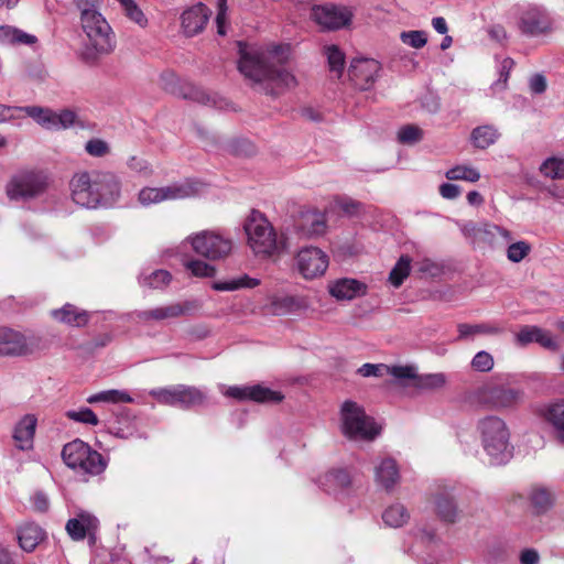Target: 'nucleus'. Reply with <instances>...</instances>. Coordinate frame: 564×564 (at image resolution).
<instances>
[{
  "label": "nucleus",
  "instance_id": "nucleus-1",
  "mask_svg": "<svg viewBox=\"0 0 564 564\" xmlns=\"http://www.w3.org/2000/svg\"><path fill=\"white\" fill-rule=\"evenodd\" d=\"M238 47L239 72L265 94L278 95L282 86V45L259 46L238 42Z\"/></svg>",
  "mask_w": 564,
  "mask_h": 564
},
{
  "label": "nucleus",
  "instance_id": "nucleus-2",
  "mask_svg": "<svg viewBox=\"0 0 564 564\" xmlns=\"http://www.w3.org/2000/svg\"><path fill=\"white\" fill-rule=\"evenodd\" d=\"M77 8L80 11L82 28L88 39L83 53L84 59L94 63L101 55L109 54L115 48L111 26L97 10L93 0H78Z\"/></svg>",
  "mask_w": 564,
  "mask_h": 564
},
{
  "label": "nucleus",
  "instance_id": "nucleus-3",
  "mask_svg": "<svg viewBox=\"0 0 564 564\" xmlns=\"http://www.w3.org/2000/svg\"><path fill=\"white\" fill-rule=\"evenodd\" d=\"M475 432L481 447L490 458V464L501 465L512 455L509 425L497 414H486L477 419Z\"/></svg>",
  "mask_w": 564,
  "mask_h": 564
},
{
  "label": "nucleus",
  "instance_id": "nucleus-4",
  "mask_svg": "<svg viewBox=\"0 0 564 564\" xmlns=\"http://www.w3.org/2000/svg\"><path fill=\"white\" fill-rule=\"evenodd\" d=\"M340 419L341 432L350 440L372 441L380 434L381 427L354 401L343 403Z\"/></svg>",
  "mask_w": 564,
  "mask_h": 564
},
{
  "label": "nucleus",
  "instance_id": "nucleus-5",
  "mask_svg": "<svg viewBox=\"0 0 564 564\" xmlns=\"http://www.w3.org/2000/svg\"><path fill=\"white\" fill-rule=\"evenodd\" d=\"M243 229L248 246L256 254L271 256L276 249V232L261 212L251 210L245 220Z\"/></svg>",
  "mask_w": 564,
  "mask_h": 564
},
{
  "label": "nucleus",
  "instance_id": "nucleus-6",
  "mask_svg": "<svg viewBox=\"0 0 564 564\" xmlns=\"http://www.w3.org/2000/svg\"><path fill=\"white\" fill-rule=\"evenodd\" d=\"M62 458L69 468L88 475H99L107 467L102 455L78 438L63 447Z\"/></svg>",
  "mask_w": 564,
  "mask_h": 564
},
{
  "label": "nucleus",
  "instance_id": "nucleus-7",
  "mask_svg": "<svg viewBox=\"0 0 564 564\" xmlns=\"http://www.w3.org/2000/svg\"><path fill=\"white\" fill-rule=\"evenodd\" d=\"M160 404L188 410L205 404L207 391L195 386L175 384L149 391Z\"/></svg>",
  "mask_w": 564,
  "mask_h": 564
},
{
  "label": "nucleus",
  "instance_id": "nucleus-8",
  "mask_svg": "<svg viewBox=\"0 0 564 564\" xmlns=\"http://www.w3.org/2000/svg\"><path fill=\"white\" fill-rule=\"evenodd\" d=\"M474 395L478 404L497 411L516 409L524 399L523 390L506 384H484Z\"/></svg>",
  "mask_w": 564,
  "mask_h": 564
},
{
  "label": "nucleus",
  "instance_id": "nucleus-9",
  "mask_svg": "<svg viewBox=\"0 0 564 564\" xmlns=\"http://www.w3.org/2000/svg\"><path fill=\"white\" fill-rule=\"evenodd\" d=\"M203 186L198 181L186 180L163 187H144L139 192L138 200L148 207L166 200L185 199L197 195Z\"/></svg>",
  "mask_w": 564,
  "mask_h": 564
},
{
  "label": "nucleus",
  "instance_id": "nucleus-10",
  "mask_svg": "<svg viewBox=\"0 0 564 564\" xmlns=\"http://www.w3.org/2000/svg\"><path fill=\"white\" fill-rule=\"evenodd\" d=\"M47 176L42 172L23 171L15 174L7 185L11 200H28L41 196L47 187Z\"/></svg>",
  "mask_w": 564,
  "mask_h": 564
},
{
  "label": "nucleus",
  "instance_id": "nucleus-11",
  "mask_svg": "<svg viewBox=\"0 0 564 564\" xmlns=\"http://www.w3.org/2000/svg\"><path fill=\"white\" fill-rule=\"evenodd\" d=\"M20 115L25 113L46 130H62L75 124L77 116L73 110L64 109L59 112L41 106H24L19 109Z\"/></svg>",
  "mask_w": 564,
  "mask_h": 564
},
{
  "label": "nucleus",
  "instance_id": "nucleus-12",
  "mask_svg": "<svg viewBox=\"0 0 564 564\" xmlns=\"http://www.w3.org/2000/svg\"><path fill=\"white\" fill-rule=\"evenodd\" d=\"M518 29L528 37L545 35L553 29V19L544 7L529 6L519 17Z\"/></svg>",
  "mask_w": 564,
  "mask_h": 564
},
{
  "label": "nucleus",
  "instance_id": "nucleus-13",
  "mask_svg": "<svg viewBox=\"0 0 564 564\" xmlns=\"http://www.w3.org/2000/svg\"><path fill=\"white\" fill-rule=\"evenodd\" d=\"M191 245L196 253L209 259L218 260L227 257L232 248L229 238L213 231H203L191 238Z\"/></svg>",
  "mask_w": 564,
  "mask_h": 564
},
{
  "label": "nucleus",
  "instance_id": "nucleus-14",
  "mask_svg": "<svg viewBox=\"0 0 564 564\" xmlns=\"http://www.w3.org/2000/svg\"><path fill=\"white\" fill-rule=\"evenodd\" d=\"M311 19L323 30H338L350 24L352 11L343 6L324 4L311 9Z\"/></svg>",
  "mask_w": 564,
  "mask_h": 564
},
{
  "label": "nucleus",
  "instance_id": "nucleus-15",
  "mask_svg": "<svg viewBox=\"0 0 564 564\" xmlns=\"http://www.w3.org/2000/svg\"><path fill=\"white\" fill-rule=\"evenodd\" d=\"M295 261L299 272L307 280L322 276L329 264L328 256L322 249L313 246L302 248L297 252Z\"/></svg>",
  "mask_w": 564,
  "mask_h": 564
},
{
  "label": "nucleus",
  "instance_id": "nucleus-16",
  "mask_svg": "<svg viewBox=\"0 0 564 564\" xmlns=\"http://www.w3.org/2000/svg\"><path fill=\"white\" fill-rule=\"evenodd\" d=\"M161 78L165 82L164 89L173 95L212 107L223 108L224 106V100L217 95H210L189 83L176 87L173 84L176 80V76L173 73L163 74Z\"/></svg>",
  "mask_w": 564,
  "mask_h": 564
},
{
  "label": "nucleus",
  "instance_id": "nucleus-17",
  "mask_svg": "<svg viewBox=\"0 0 564 564\" xmlns=\"http://www.w3.org/2000/svg\"><path fill=\"white\" fill-rule=\"evenodd\" d=\"M327 218L315 209L301 210L293 217V231L304 239H313L326 234Z\"/></svg>",
  "mask_w": 564,
  "mask_h": 564
},
{
  "label": "nucleus",
  "instance_id": "nucleus-18",
  "mask_svg": "<svg viewBox=\"0 0 564 564\" xmlns=\"http://www.w3.org/2000/svg\"><path fill=\"white\" fill-rule=\"evenodd\" d=\"M72 199L86 208H98L95 188V171L76 173L69 183Z\"/></svg>",
  "mask_w": 564,
  "mask_h": 564
},
{
  "label": "nucleus",
  "instance_id": "nucleus-19",
  "mask_svg": "<svg viewBox=\"0 0 564 564\" xmlns=\"http://www.w3.org/2000/svg\"><path fill=\"white\" fill-rule=\"evenodd\" d=\"M224 395L238 401H253L258 403L280 402L282 394L262 384L231 386L223 390Z\"/></svg>",
  "mask_w": 564,
  "mask_h": 564
},
{
  "label": "nucleus",
  "instance_id": "nucleus-20",
  "mask_svg": "<svg viewBox=\"0 0 564 564\" xmlns=\"http://www.w3.org/2000/svg\"><path fill=\"white\" fill-rule=\"evenodd\" d=\"M381 65L373 58H355L348 68V76L360 90L370 89L379 77Z\"/></svg>",
  "mask_w": 564,
  "mask_h": 564
},
{
  "label": "nucleus",
  "instance_id": "nucleus-21",
  "mask_svg": "<svg viewBox=\"0 0 564 564\" xmlns=\"http://www.w3.org/2000/svg\"><path fill=\"white\" fill-rule=\"evenodd\" d=\"M95 188L98 207H110L120 197V181L111 172L95 171Z\"/></svg>",
  "mask_w": 564,
  "mask_h": 564
},
{
  "label": "nucleus",
  "instance_id": "nucleus-22",
  "mask_svg": "<svg viewBox=\"0 0 564 564\" xmlns=\"http://www.w3.org/2000/svg\"><path fill=\"white\" fill-rule=\"evenodd\" d=\"M210 10L202 2L189 7L181 15V25L186 36L200 33L210 17Z\"/></svg>",
  "mask_w": 564,
  "mask_h": 564
},
{
  "label": "nucleus",
  "instance_id": "nucleus-23",
  "mask_svg": "<svg viewBox=\"0 0 564 564\" xmlns=\"http://www.w3.org/2000/svg\"><path fill=\"white\" fill-rule=\"evenodd\" d=\"M328 293L337 301H351L367 294L366 283L351 278H341L330 281L327 285Z\"/></svg>",
  "mask_w": 564,
  "mask_h": 564
},
{
  "label": "nucleus",
  "instance_id": "nucleus-24",
  "mask_svg": "<svg viewBox=\"0 0 564 564\" xmlns=\"http://www.w3.org/2000/svg\"><path fill=\"white\" fill-rule=\"evenodd\" d=\"M539 415L552 427L556 440L564 444V400L544 404Z\"/></svg>",
  "mask_w": 564,
  "mask_h": 564
},
{
  "label": "nucleus",
  "instance_id": "nucleus-25",
  "mask_svg": "<svg viewBox=\"0 0 564 564\" xmlns=\"http://www.w3.org/2000/svg\"><path fill=\"white\" fill-rule=\"evenodd\" d=\"M98 524L99 521L95 516L82 511L75 518L67 521L65 529L74 541H80L84 540L86 535H94L98 529Z\"/></svg>",
  "mask_w": 564,
  "mask_h": 564
},
{
  "label": "nucleus",
  "instance_id": "nucleus-26",
  "mask_svg": "<svg viewBox=\"0 0 564 564\" xmlns=\"http://www.w3.org/2000/svg\"><path fill=\"white\" fill-rule=\"evenodd\" d=\"M516 341L520 346H527L531 343H538L543 348L550 350H557L558 344L552 337L549 330L538 326H524L516 335Z\"/></svg>",
  "mask_w": 564,
  "mask_h": 564
},
{
  "label": "nucleus",
  "instance_id": "nucleus-27",
  "mask_svg": "<svg viewBox=\"0 0 564 564\" xmlns=\"http://www.w3.org/2000/svg\"><path fill=\"white\" fill-rule=\"evenodd\" d=\"M317 485L325 492L338 496L351 485V476L347 469H332L318 477Z\"/></svg>",
  "mask_w": 564,
  "mask_h": 564
},
{
  "label": "nucleus",
  "instance_id": "nucleus-28",
  "mask_svg": "<svg viewBox=\"0 0 564 564\" xmlns=\"http://www.w3.org/2000/svg\"><path fill=\"white\" fill-rule=\"evenodd\" d=\"M28 352L24 335L7 327H0V355L20 356Z\"/></svg>",
  "mask_w": 564,
  "mask_h": 564
},
{
  "label": "nucleus",
  "instance_id": "nucleus-29",
  "mask_svg": "<svg viewBox=\"0 0 564 564\" xmlns=\"http://www.w3.org/2000/svg\"><path fill=\"white\" fill-rule=\"evenodd\" d=\"M37 419L34 414H25L15 425L13 438L20 449L32 447Z\"/></svg>",
  "mask_w": 564,
  "mask_h": 564
},
{
  "label": "nucleus",
  "instance_id": "nucleus-30",
  "mask_svg": "<svg viewBox=\"0 0 564 564\" xmlns=\"http://www.w3.org/2000/svg\"><path fill=\"white\" fill-rule=\"evenodd\" d=\"M376 482L386 489L391 490L400 479L398 464L392 458H383L375 470Z\"/></svg>",
  "mask_w": 564,
  "mask_h": 564
},
{
  "label": "nucleus",
  "instance_id": "nucleus-31",
  "mask_svg": "<svg viewBox=\"0 0 564 564\" xmlns=\"http://www.w3.org/2000/svg\"><path fill=\"white\" fill-rule=\"evenodd\" d=\"M180 308H177L175 303H171L164 306H158L143 311H135L133 313V318L141 323L149 322H164L180 317L178 316Z\"/></svg>",
  "mask_w": 564,
  "mask_h": 564
},
{
  "label": "nucleus",
  "instance_id": "nucleus-32",
  "mask_svg": "<svg viewBox=\"0 0 564 564\" xmlns=\"http://www.w3.org/2000/svg\"><path fill=\"white\" fill-rule=\"evenodd\" d=\"M51 315L54 319L73 327L85 326L89 321L88 312L79 310L73 304L66 303L58 310H53Z\"/></svg>",
  "mask_w": 564,
  "mask_h": 564
},
{
  "label": "nucleus",
  "instance_id": "nucleus-33",
  "mask_svg": "<svg viewBox=\"0 0 564 564\" xmlns=\"http://www.w3.org/2000/svg\"><path fill=\"white\" fill-rule=\"evenodd\" d=\"M435 510L441 520L454 523L458 519V509L455 497L449 491L438 492L435 497Z\"/></svg>",
  "mask_w": 564,
  "mask_h": 564
},
{
  "label": "nucleus",
  "instance_id": "nucleus-34",
  "mask_svg": "<svg viewBox=\"0 0 564 564\" xmlns=\"http://www.w3.org/2000/svg\"><path fill=\"white\" fill-rule=\"evenodd\" d=\"M529 500L536 514L547 512L554 505V494L546 487L533 486L529 491Z\"/></svg>",
  "mask_w": 564,
  "mask_h": 564
},
{
  "label": "nucleus",
  "instance_id": "nucleus-35",
  "mask_svg": "<svg viewBox=\"0 0 564 564\" xmlns=\"http://www.w3.org/2000/svg\"><path fill=\"white\" fill-rule=\"evenodd\" d=\"M44 539V531L35 523H26L19 529L18 540L22 550L32 552Z\"/></svg>",
  "mask_w": 564,
  "mask_h": 564
},
{
  "label": "nucleus",
  "instance_id": "nucleus-36",
  "mask_svg": "<svg viewBox=\"0 0 564 564\" xmlns=\"http://www.w3.org/2000/svg\"><path fill=\"white\" fill-rule=\"evenodd\" d=\"M511 240L512 235L508 229L490 223L480 224L477 241L495 245L499 241L509 242Z\"/></svg>",
  "mask_w": 564,
  "mask_h": 564
},
{
  "label": "nucleus",
  "instance_id": "nucleus-37",
  "mask_svg": "<svg viewBox=\"0 0 564 564\" xmlns=\"http://www.w3.org/2000/svg\"><path fill=\"white\" fill-rule=\"evenodd\" d=\"M458 340L470 339L477 335H496L502 332V328L494 324H466L462 323L457 326Z\"/></svg>",
  "mask_w": 564,
  "mask_h": 564
},
{
  "label": "nucleus",
  "instance_id": "nucleus-38",
  "mask_svg": "<svg viewBox=\"0 0 564 564\" xmlns=\"http://www.w3.org/2000/svg\"><path fill=\"white\" fill-rule=\"evenodd\" d=\"M382 520L387 527L401 528L410 520V512L400 502L392 503L382 512Z\"/></svg>",
  "mask_w": 564,
  "mask_h": 564
},
{
  "label": "nucleus",
  "instance_id": "nucleus-39",
  "mask_svg": "<svg viewBox=\"0 0 564 564\" xmlns=\"http://www.w3.org/2000/svg\"><path fill=\"white\" fill-rule=\"evenodd\" d=\"M37 41L36 36L25 33L24 31L10 26H0V43L2 44H25L33 45Z\"/></svg>",
  "mask_w": 564,
  "mask_h": 564
},
{
  "label": "nucleus",
  "instance_id": "nucleus-40",
  "mask_svg": "<svg viewBox=\"0 0 564 564\" xmlns=\"http://www.w3.org/2000/svg\"><path fill=\"white\" fill-rule=\"evenodd\" d=\"M498 130L490 124L480 126L471 131L470 140L477 149H487L492 145L499 138Z\"/></svg>",
  "mask_w": 564,
  "mask_h": 564
},
{
  "label": "nucleus",
  "instance_id": "nucleus-41",
  "mask_svg": "<svg viewBox=\"0 0 564 564\" xmlns=\"http://www.w3.org/2000/svg\"><path fill=\"white\" fill-rule=\"evenodd\" d=\"M172 280V275L169 271L158 269L153 270L150 273L145 271L141 272L139 275V283L142 286H148L151 289H161L166 286Z\"/></svg>",
  "mask_w": 564,
  "mask_h": 564
},
{
  "label": "nucleus",
  "instance_id": "nucleus-42",
  "mask_svg": "<svg viewBox=\"0 0 564 564\" xmlns=\"http://www.w3.org/2000/svg\"><path fill=\"white\" fill-rule=\"evenodd\" d=\"M412 259L409 256H401L389 273L388 281L394 288H400L410 275Z\"/></svg>",
  "mask_w": 564,
  "mask_h": 564
},
{
  "label": "nucleus",
  "instance_id": "nucleus-43",
  "mask_svg": "<svg viewBox=\"0 0 564 564\" xmlns=\"http://www.w3.org/2000/svg\"><path fill=\"white\" fill-rule=\"evenodd\" d=\"M445 177L449 181H466L476 183L480 180V173L473 166L456 165L445 172Z\"/></svg>",
  "mask_w": 564,
  "mask_h": 564
},
{
  "label": "nucleus",
  "instance_id": "nucleus-44",
  "mask_svg": "<svg viewBox=\"0 0 564 564\" xmlns=\"http://www.w3.org/2000/svg\"><path fill=\"white\" fill-rule=\"evenodd\" d=\"M123 12V14L132 22L138 24L141 28H145L148 25V19L144 15L143 11L135 3L134 0H116Z\"/></svg>",
  "mask_w": 564,
  "mask_h": 564
},
{
  "label": "nucleus",
  "instance_id": "nucleus-45",
  "mask_svg": "<svg viewBox=\"0 0 564 564\" xmlns=\"http://www.w3.org/2000/svg\"><path fill=\"white\" fill-rule=\"evenodd\" d=\"M324 53L327 57L329 70L339 78L344 72L345 54L336 45L326 46Z\"/></svg>",
  "mask_w": 564,
  "mask_h": 564
},
{
  "label": "nucleus",
  "instance_id": "nucleus-46",
  "mask_svg": "<svg viewBox=\"0 0 564 564\" xmlns=\"http://www.w3.org/2000/svg\"><path fill=\"white\" fill-rule=\"evenodd\" d=\"M540 172L543 176L551 180L564 178V159L551 156L547 158L540 166Z\"/></svg>",
  "mask_w": 564,
  "mask_h": 564
},
{
  "label": "nucleus",
  "instance_id": "nucleus-47",
  "mask_svg": "<svg viewBox=\"0 0 564 564\" xmlns=\"http://www.w3.org/2000/svg\"><path fill=\"white\" fill-rule=\"evenodd\" d=\"M257 285H259V280L250 278L249 275L245 274L240 278L232 279L230 281L215 282L213 284V289L216 291H235L242 288L252 289Z\"/></svg>",
  "mask_w": 564,
  "mask_h": 564
},
{
  "label": "nucleus",
  "instance_id": "nucleus-48",
  "mask_svg": "<svg viewBox=\"0 0 564 564\" xmlns=\"http://www.w3.org/2000/svg\"><path fill=\"white\" fill-rule=\"evenodd\" d=\"M87 402L88 403H97V402H109V403L123 402V403H130V402H132V398L127 392H124V391L107 390V391H101V392H98V393H95V394L90 395L87 399Z\"/></svg>",
  "mask_w": 564,
  "mask_h": 564
},
{
  "label": "nucleus",
  "instance_id": "nucleus-49",
  "mask_svg": "<svg viewBox=\"0 0 564 564\" xmlns=\"http://www.w3.org/2000/svg\"><path fill=\"white\" fill-rule=\"evenodd\" d=\"M445 383V376L443 373H427L414 378L413 388L421 390H431L443 387Z\"/></svg>",
  "mask_w": 564,
  "mask_h": 564
},
{
  "label": "nucleus",
  "instance_id": "nucleus-50",
  "mask_svg": "<svg viewBox=\"0 0 564 564\" xmlns=\"http://www.w3.org/2000/svg\"><path fill=\"white\" fill-rule=\"evenodd\" d=\"M406 387H413L416 369L412 366H388V373Z\"/></svg>",
  "mask_w": 564,
  "mask_h": 564
},
{
  "label": "nucleus",
  "instance_id": "nucleus-51",
  "mask_svg": "<svg viewBox=\"0 0 564 564\" xmlns=\"http://www.w3.org/2000/svg\"><path fill=\"white\" fill-rule=\"evenodd\" d=\"M423 131L414 124H405L398 131V141L402 144H414L421 141Z\"/></svg>",
  "mask_w": 564,
  "mask_h": 564
},
{
  "label": "nucleus",
  "instance_id": "nucleus-52",
  "mask_svg": "<svg viewBox=\"0 0 564 564\" xmlns=\"http://www.w3.org/2000/svg\"><path fill=\"white\" fill-rule=\"evenodd\" d=\"M508 557V547L502 542H494L488 545L485 560L490 564H497L499 562L506 561Z\"/></svg>",
  "mask_w": 564,
  "mask_h": 564
},
{
  "label": "nucleus",
  "instance_id": "nucleus-53",
  "mask_svg": "<svg viewBox=\"0 0 564 564\" xmlns=\"http://www.w3.org/2000/svg\"><path fill=\"white\" fill-rule=\"evenodd\" d=\"M494 365V357L486 350L478 351L470 361L471 368L478 372H489Z\"/></svg>",
  "mask_w": 564,
  "mask_h": 564
},
{
  "label": "nucleus",
  "instance_id": "nucleus-54",
  "mask_svg": "<svg viewBox=\"0 0 564 564\" xmlns=\"http://www.w3.org/2000/svg\"><path fill=\"white\" fill-rule=\"evenodd\" d=\"M66 417L85 424L97 425L98 417L89 408H82L79 410H69L65 413Z\"/></svg>",
  "mask_w": 564,
  "mask_h": 564
},
{
  "label": "nucleus",
  "instance_id": "nucleus-55",
  "mask_svg": "<svg viewBox=\"0 0 564 564\" xmlns=\"http://www.w3.org/2000/svg\"><path fill=\"white\" fill-rule=\"evenodd\" d=\"M400 39L404 44L413 48H421L427 42L426 33L421 30L404 31L400 34Z\"/></svg>",
  "mask_w": 564,
  "mask_h": 564
},
{
  "label": "nucleus",
  "instance_id": "nucleus-56",
  "mask_svg": "<svg viewBox=\"0 0 564 564\" xmlns=\"http://www.w3.org/2000/svg\"><path fill=\"white\" fill-rule=\"evenodd\" d=\"M531 251V246L525 241L511 243L507 249V258L514 263L522 261Z\"/></svg>",
  "mask_w": 564,
  "mask_h": 564
},
{
  "label": "nucleus",
  "instance_id": "nucleus-57",
  "mask_svg": "<svg viewBox=\"0 0 564 564\" xmlns=\"http://www.w3.org/2000/svg\"><path fill=\"white\" fill-rule=\"evenodd\" d=\"M185 267L195 276L207 278L215 274V268L202 260H188Z\"/></svg>",
  "mask_w": 564,
  "mask_h": 564
},
{
  "label": "nucleus",
  "instance_id": "nucleus-58",
  "mask_svg": "<svg viewBox=\"0 0 564 564\" xmlns=\"http://www.w3.org/2000/svg\"><path fill=\"white\" fill-rule=\"evenodd\" d=\"M308 307V301L304 296L284 295V314L303 312Z\"/></svg>",
  "mask_w": 564,
  "mask_h": 564
},
{
  "label": "nucleus",
  "instance_id": "nucleus-59",
  "mask_svg": "<svg viewBox=\"0 0 564 564\" xmlns=\"http://www.w3.org/2000/svg\"><path fill=\"white\" fill-rule=\"evenodd\" d=\"M357 372L362 377H383L388 373V366L383 364H364Z\"/></svg>",
  "mask_w": 564,
  "mask_h": 564
},
{
  "label": "nucleus",
  "instance_id": "nucleus-60",
  "mask_svg": "<svg viewBox=\"0 0 564 564\" xmlns=\"http://www.w3.org/2000/svg\"><path fill=\"white\" fill-rule=\"evenodd\" d=\"M85 150L88 154L100 158L108 153L109 147L107 142L101 139H91L86 143Z\"/></svg>",
  "mask_w": 564,
  "mask_h": 564
},
{
  "label": "nucleus",
  "instance_id": "nucleus-61",
  "mask_svg": "<svg viewBox=\"0 0 564 564\" xmlns=\"http://www.w3.org/2000/svg\"><path fill=\"white\" fill-rule=\"evenodd\" d=\"M175 304H176L177 308H180V313H178L180 317L186 316V315H193L196 312H198L203 306L202 301H199L197 299L185 300L182 302H176Z\"/></svg>",
  "mask_w": 564,
  "mask_h": 564
},
{
  "label": "nucleus",
  "instance_id": "nucleus-62",
  "mask_svg": "<svg viewBox=\"0 0 564 564\" xmlns=\"http://www.w3.org/2000/svg\"><path fill=\"white\" fill-rule=\"evenodd\" d=\"M335 203L340 209L350 215L358 213L361 207L359 202L346 196L336 197Z\"/></svg>",
  "mask_w": 564,
  "mask_h": 564
},
{
  "label": "nucleus",
  "instance_id": "nucleus-63",
  "mask_svg": "<svg viewBox=\"0 0 564 564\" xmlns=\"http://www.w3.org/2000/svg\"><path fill=\"white\" fill-rule=\"evenodd\" d=\"M487 33L492 41H495L499 44H503L508 40V33H507L505 26L501 24L490 25L487 29Z\"/></svg>",
  "mask_w": 564,
  "mask_h": 564
},
{
  "label": "nucleus",
  "instance_id": "nucleus-64",
  "mask_svg": "<svg viewBox=\"0 0 564 564\" xmlns=\"http://www.w3.org/2000/svg\"><path fill=\"white\" fill-rule=\"evenodd\" d=\"M31 502H32L33 509L37 512H45L48 510V507H50L48 497L42 491H36L31 497Z\"/></svg>",
  "mask_w": 564,
  "mask_h": 564
}]
</instances>
